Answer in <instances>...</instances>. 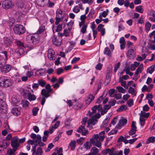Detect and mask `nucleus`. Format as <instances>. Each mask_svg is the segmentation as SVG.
Returning a JSON list of instances; mask_svg holds the SVG:
<instances>
[{"mask_svg": "<svg viewBox=\"0 0 155 155\" xmlns=\"http://www.w3.org/2000/svg\"><path fill=\"white\" fill-rule=\"evenodd\" d=\"M146 120L144 118L141 117H140V125L141 126H143L145 123V121Z\"/></svg>", "mask_w": 155, "mask_h": 155, "instance_id": "43", "label": "nucleus"}, {"mask_svg": "<svg viewBox=\"0 0 155 155\" xmlns=\"http://www.w3.org/2000/svg\"><path fill=\"white\" fill-rule=\"evenodd\" d=\"M117 88L118 89L119 92L124 93L126 91V90L121 87L118 86L117 87Z\"/></svg>", "mask_w": 155, "mask_h": 155, "instance_id": "42", "label": "nucleus"}, {"mask_svg": "<svg viewBox=\"0 0 155 155\" xmlns=\"http://www.w3.org/2000/svg\"><path fill=\"white\" fill-rule=\"evenodd\" d=\"M39 109L36 107H34L32 110L33 115L34 116H35L37 115L38 111V110Z\"/></svg>", "mask_w": 155, "mask_h": 155, "instance_id": "46", "label": "nucleus"}, {"mask_svg": "<svg viewBox=\"0 0 155 155\" xmlns=\"http://www.w3.org/2000/svg\"><path fill=\"white\" fill-rule=\"evenodd\" d=\"M104 53L108 56H111V52L108 47H106L104 50Z\"/></svg>", "mask_w": 155, "mask_h": 155, "instance_id": "30", "label": "nucleus"}, {"mask_svg": "<svg viewBox=\"0 0 155 155\" xmlns=\"http://www.w3.org/2000/svg\"><path fill=\"white\" fill-rule=\"evenodd\" d=\"M6 63V60L3 57L0 56V67L5 65Z\"/></svg>", "mask_w": 155, "mask_h": 155, "instance_id": "26", "label": "nucleus"}, {"mask_svg": "<svg viewBox=\"0 0 155 155\" xmlns=\"http://www.w3.org/2000/svg\"><path fill=\"white\" fill-rule=\"evenodd\" d=\"M151 26V24L149 22H147L145 25V29L147 31H149L150 28Z\"/></svg>", "mask_w": 155, "mask_h": 155, "instance_id": "38", "label": "nucleus"}, {"mask_svg": "<svg viewBox=\"0 0 155 155\" xmlns=\"http://www.w3.org/2000/svg\"><path fill=\"white\" fill-rule=\"evenodd\" d=\"M18 138L17 136L14 137L11 142V145L14 149L15 151H16L18 149V148L20 144L18 141Z\"/></svg>", "mask_w": 155, "mask_h": 155, "instance_id": "4", "label": "nucleus"}, {"mask_svg": "<svg viewBox=\"0 0 155 155\" xmlns=\"http://www.w3.org/2000/svg\"><path fill=\"white\" fill-rule=\"evenodd\" d=\"M97 105L94 106L92 108H91V110H92V112H91V114L90 115V117H93V115L94 114L96 113V110H97Z\"/></svg>", "mask_w": 155, "mask_h": 155, "instance_id": "28", "label": "nucleus"}, {"mask_svg": "<svg viewBox=\"0 0 155 155\" xmlns=\"http://www.w3.org/2000/svg\"><path fill=\"white\" fill-rule=\"evenodd\" d=\"M24 47L21 48H18V50L16 53L17 54H19V56L22 55H24L25 53V51L24 50Z\"/></svg>", "mask_w": 155, "mask_h": 155, "instance_id": "20", "label": "nucleus"}, {"mask_svg": "<svg viewBox=\"0 0 155 155\" xmlns=\"http://www.w3.org/2000/svg\"><path fill=\"white\" fill-rule=\"evenodd\" d=\"M11 68V66L8 64L3 66L2 68H1V71L2 72L6 73L9 72Z\"/></svg>", "mask_w": 155, "mask_h": 155, "instance_id": "15", "label": "nucleus"}, {"mask_svg": "<svg viewBox=\"0 0 155 155\" xmlns=\"http://www.w3.org/2000/svg\"><path fill=\"white\" fill-rule=\"evenodd\" d=\"M155 141V137H149L147 141L148 143H150V142L154 143Z\"/></svg>", "mask_w": 155, "mask_h": 155, "instance_id": "36", "label": "nucleus"}, {"mask_svg": "<svg viewBox=\"0 0 155 155\" xmlns=\"http://www.w3.org/2000/svg\"><path fill=\"white\" fill-rule=\"evenodd\" d=\"M40 39V37L38 34L35 35V36H31L30 39L32 44L34 45L38 44Z\"/></svg>", "mask_w": 155, "mask_h": 155, "instance_id": "7", "label": "nucleus"}, {"mask_svg": "<svg viewBox=\"0 0 155 155\" xmlns=\"http://www.w3.org/2000/svg\"><path fill=\"white\" fill-rule=\"evenodd\" d=\"M84 137H81L79 139H78L77 141V142L79 144H82V142L84 140Z\"/></svg>", "mask_w": 155, "mask_h": 155, "instance_id": "62", "label": "nucleus"}, {"mask_svg": "<svg viewBox=\"0 0 155 155\" xmlns=\"http://www.w3.org/2000/svg\"><path fill=\"white\" fill-rule=\"evenodd\" d=\"M143 9L142 8V6L140 5L137 7L135 8V11L138 12L142 13L143 12Z\"/></svg>", "mask_w": 155, "mask_h": 155, "instance_id": "34", "label": "nucleus"}, {"mask_svg": "<svg viewBox=\"0 0 155 155\" xmlns=\"http://www.w3.org/2000/svg\"><path fill=\"white\" fill-rule=\"evenodd\" d=\"M61 18H60L58 17H56L55 19L56 20V21H55V24L56 25H58L59 23L61 21Z\"/></svg>", "mask_w": 155, "mask_h": 155, "instance_id": "55", "label": "nucleus"}, {"mask_svg": "<svg viewBox=\"0 0 155 155\" xmlns=\"http://www.w3.org/2000/svg\"><path fill=\"white\" fill-rule=\"evenodd\" d=\"M64 13V12L62 11L60 9H58L56 12V17H60L61 16L62 14Z\"/></svg>", "mask_w": 155, "mask_h": 155, "instance_id": "27", "label": "nucleus"}, {"mask_svg": "<svg viewBox=\"0 0 155 155\" xmlns=\"http://www.w3.org/2000/svg\"><path fill=\"white\" fill-rule=\"evenodd\" d=\"M103 96H100L98 98L97 101L96 102V103L99 104L101 102V101L103 100Z\"/></svg>", "mask_w": 155, "mask_h": 155, "instance_id": "63", "label": "nucleus"}, {"mask_svg": "<svg viewBox=\"0 0 155 155\" xmlns=\"http://www.w3.org/2000/svg\"><path fill=\"white\" fill-rule=\"evenodd\" d=\"M97 120L96 119L94 118L93 117V118L91 119H89L87 122V127H89V125L92 124L93 125H94L97 122Z\"/></svg>", "mask_w": 155, "mask_h": 155, "instance_id": "16", "label": "nucleus"}, {"mask_svg": "<svg viewBox=\"0 0 155 155\" xmlns=\"http://www.w3.org/2000/svg\"><path fill=\"white\" fill-rule=\"evenodd\" d=\"M99 151V150L95 147H93L91 150V153L93 154V155H97Z\"/></svg>", "mask_w": 155, "mask_h": 155, "instance_id": "22", "label": "nucleus"}, {"mask_svg": "<svg viewBox=\"0 0 155 155\" xmlns=\"http://www.w3.org/2000/svg\"><path fill=\"white\" fill-rule=\"evenodd\" d=\"M127 108L126 106L124 105H122L117 110V112H120L123 111L124 110H126Z\"/></svg>", "mask_w": 155, "mask_h": 155, "instance_id": "31", "label": "nucleus"}, {"mask_svg": "<svg viewBox=\"0 0 155 155\" xmlns=\"http://www.w3.org/2000/svg\"><path fill=\"white\" fill-rule=\"evenodd\" d=\"M80 60V58H74L72 60L71 62L72 64H74L76 63L77 61H78Z\"/></svg>", "mask_w": 155, "mask_h": 155, "instance_id": "57", "label": "nucleus"}, {"mask_svg": "<svg viewBox=\"0 0 155 155\" xmlns=\"http://www.w3.org/2000/svg\"><path fill=\"white\" fill-rule=\"evenodd\" d=\"M63 25V24L62 23V24H60L59 25L57 26H56V29L55 30V31L56 32H59V31H61L62 30V26Z\"/></svg>", "mask_w": 155, "mask_h": 155, "instance_id": "35", "label": "nucleus"}, {"mask_svg": "<svg viewBox=\"0 0 155 155\" xmlns=\"http://www.w3.org/2000/svg\"><path fill=\"white\" fill-rule=\"evenodd\" d=\"M38 83L39 85L41 86V87H44L46 84V83L42 81V80H38Z\"/></svg>", "mask_w": 155, "mask_h": 155, "instance_id": "48", "label": "nucleus"}, {"mask_svg": "<svg viewBox=\"0 0 155 155\" xmlns=\"http://www.w3.org/2000/svg\"><path fill=\"white\" fill-rule=\"evenodd\" d=\"M155 65H153L151 66L147 70V72L150 74H151L154 70Z\"/></svg>", "mask_w": 155, "mask_h": 155, "instance_id": "29", "label": "nucleus"}, {"mask_svg": "<svg viewBox=\"0 0 155 155\" xmlns=\"http://www.w3.org/2000/svg\"><path fill=\"white\" fill-rule=\"evenodd\" d=\"M23 106L24 107H27L29 104V102L27 100L23 101Z\"/></svg>", "mask_w": 155, "mask_h": 155, "instance_id": "51", "label": "nucleus"}, {"mask_svg": "<svg viewBox=\"0 0 155 155\" xmlns=\"http://www.w3.org/2000/svg\"><path fill=\"white\" fill-rule=\"evenodd\" d=\"M45 88L47 89V91L48 92H51L52 90V89L51 88V86L49 84H47V85L45 86Z\"/></svg>", "mask_w": 155, "mask_h": 155, "instance_id": "45", "label": "nucleus"}, {"mask_svg": "<svg viewBox=\"0 0 155 155\" xmlns=\"http://www.w3.org/2000/svg\"><path fill=\"white\" fill-rule=\"evenodd\" d=\"M13 31L15 34L19 35H22L23 34L25 31L23 26L20 24H16L15 26Z\"/></svg>", "mask_w": 155, "mask_h": 155, "instance_id": "1", "label": "nucleus"}, {"mask_svg": "<svg viewBox=\"0 0 155 155\" xmlns=\"http://www.w3.org/2000/svg\"><path fill=\"white\" fill-rule=\"evenodd\" d=\"M54 146V145L52 144V143H50L48 146V148L46 149V150L45 152H48Z\"/></svg>", "mask_w": 155, "mask_h": 155, "instance_id": "47", "label": "nucleus"}, {"mask_svg": "<svg viewBox=\"0 0 155 155\" xmlns=\"http://www.w3.org/2000/svg\"><path fill=\"white\" fill-rule=\"evenodd\" d=\"M48 58L49 60H52L55 59V57L54 56L55 53L53 50L52 49H49L48 51Z\"/></svg>", "mask_w": 155, "mask_h": 155, "instance_id": "12", "label": "nucleus"}, {"mask_svg": "<svg viewBox=\"0 0 155 155\" xmlns=\"http://www.w3.org/2000/svg\"><path fill=\"white\" fill-rule=\"evenodd\" d=\"M114 150V148L112 147L111 149H110V150H109V155H116L113 153Z\"/></svg>", "mask_w": 155, "mask_h": 155, "instance_id": "56", "label": "nucleus"}, {"mask_svg": "<svg viewBox=\"0 0 155 155\" xmlns=\"http://www.w3.org/2000/svg\"><path fill=\"white\" fill-rule=\"evenodd\" d=\"M43 151L42 148L41 147H38L37 152H36V153L34 154L36 155H41Z\"/></svg>", "mask_w": 155, "mask_h": 155, "instance_id": "32", "label": "nucleus"}, {"mask_svg": "<svg viewBox=\"0 0 155 155\" xmlns=\"http://www.w3.org/2000/svg\"><path fill=\"white\" fill-rule=\"evenodd\" d=\"M4 43L6 46L8 47L12 45L13 41V38L12 37H5L4 38Z\"/></svg>", "mask_w": 155, "mask_h": 155, "instance_id": "5", "label": "nucleus"}, {"mask_svg": "<svg viewBox=\"0 0 155 155\" xmlns=\"http://www.w3.org/2000/svg\"><path fill=\"white\" fill-rule=\"evenodd\" d=\"M41 94L45 97L46 98H47L50 96L49 92H48L45 89H43L41 92Z\"/></svg>", "mask_w": 155, "mask_h": 155, "instance_id": "21", "label": "nucleus"}, {"mask_svg": "<svg viewBox=\"0 0 155 155\" xmlns=\"http://www.w3.org/2000/svg\"><path fill=\"white\" fill-rule=\"evenodd\" d=\"M7 105L5 101L0 102V113H5L7 110Z\"/></svg>", "mask_w": 155, "mask_h": 155, "instance_id": "6", "label": "nucleus"}, {"mask_svg": "<svg viewBox=\"0 0 155 155\" xmlns=\"http://www.w3.org/2000/svg\"><path fill=\"white\" fill-rule=\"evenodd\" d=\"M87 26L86 25H84L81 30V31L84 34L86 32V29Z\"/></svg>", "mask_w": 155, "mask_h": 155, "instance_id": "49", "label": "nucleus"}, {"mask_svg": "<svg viewBox=\"0 0 155 155\" xmlns=\"http://www.w3.org/2000/svg\"><path fill=\"white\" fill-rule=\"evenodd\" d=\"M151 89L150 88H149L147 87L146 85H144L142 89V92L144 91H147L149 92L151 91Z\"/></svg>", "mask_w": 155, "mask_h": 155, "instance_id": "37", "label": "nucleus"}, {"mask_svg": "<svg viewBox=\"0 0 155 155\" xmlns=\"http://www.w3.org/2000/svg\"><path fill=\"white\" fill-rule=\"evenodd\" d=\"M11 80L8 79L0 78V86L5 87H8L12 85Z\"/></svg>", "mask_w": 155, "mask_h": 155, "instance_id": "2", "label": "nucleus"}, {"mask_svg": "<svg viewBox=\"0 0 155 155\" xmlns=\"http://www.w3.org/2000/svg\"><path fill=\"white\" fill-rule=\"evenodd\" d=\"M127 123V120L125 118H123L122 119H120L118 124L116 126L115 128H120L123 126L126 125Z\"/></svg>", "mask_w": 155, "mask_h": 155, "instance_id": "10", "label": "nucleus"}, {"mask_svg": "<svg viewBox=\"0 0 155 155\" xmlns=\"http://www.w3.org/2000/svg\"><path fill=\"white\" fill-rule=\"evenodd\" d=\"M2 6L5 9H8L12 8L14 3L11 0H5L2 2Z\"/></svg>", "mask_w": 155, "mask_h": 155, "instance_id": "3", "label": "nucleus"}, {"mask_svg": "<svg viewBox=\"0 0 155 155\" xmlns=\"http://www.w3.org/2000/svg\"><path fill=\"white\" fill-rule=\"evenodd\" d=\"M135 89L134 88L130 87L129 88V90L128 91V92L129 93L131 94H133L134 92Z\"/></svg>", "mask_w": 155, "mask_h": 155, "instance_id": "53", "label": "nucleus"}, {"mask_svg": "<svg viewBox=\"0 0 155 155\" xmlns=\"http://www.w3.org/2000/svg\"><path fill=\"white\" fill-rule=\"evenodd\" d=\"M28 99L30 101H34L36 99V97L34 94H32L31 93H28Z\"/></svg>", "mask_w": 155, "mask_h": 155, "instance_id": "25", "label": "nucleus"}, {"mask_svg": "<svg viewBox=\"0 0 155 155\" xmlns=\"http://www.w3.org/2000/svg\"><path fill=\"white\" fill-rule=\"evenodd\" d=\"M15 43L16 45L18 47V48H21L24 47V45L23 43L20 41L16 40L15 41Z\"/></svg>", "mask_w": 155, "mask_h": 155, "instance_id": "24", "label": "nucleus"}, {"mask_svg": "<svg viewBox=\"0 0 155 155\" xmlns=\"http://www.w3.org/2000/svg\"><path fill=\"white\" fill-rule=\"evenodd\" d=\"M116 101L114 99H111L108 102V104L110 106H114L115 105Z\"/></svg>", "mask_w": 155, "mask_h": 155, "instance_id": "40", "label": "nucleus"}, {"mask_svg": "<svg viewBox=\"0 0 155 155\" xmlns=\"http://www.w3.org/2000/svg\"><path fill=\"white\" fill-rule=\"evenodd\" d=\"M15 151L14 150V149H10L7 150V154L8 155H15Z\"/></svg>", "mask_w": 155, "mask_h": 155, "instance_id": "33", "label": "nucleus"}, {"mask_svg": "<svg viewBox=\"0 0 155 155\" xmlns=\"http://www.w3.org/2000/svg\"><path fill=\"white\" fill-rule=\"evenodd\" d=\"M77 131L79 133H81L83 135L85 136L88 134L87 130H86L84 126H81L77 130Z\"/></svg>", "mask_w": 155, "mask_h": 155, "instance_id": "9", "label": "nucleus"}, {"mask_svg": "<svg viewBox=\"0 0 155 155\" xmlns=\"http://www.w3.org/2000/svg\"><path fill=\"white\" fill-rule=\"evenodd\" d=\"M60 123V121H57L56 123L54 124V126H53L52 127V128H53L54 129L57 128Z\"/></svg>", "mask_w": 155, "mask_h": 155, "instance_id": "59", "label": "nucleus"}, {"mask_svg": "<svg viewBox=\"0 0 155 155\" xmlns=\"http://www.w3.org/2000/svg\"><path fill=\"white\" fill-rule=\"evenodd\" d=\"M16 5L18 8H22L24 7L25 4L22 1L19 0L16 3Z\"/></svg>", "mask_w": 155, "mask_h": 155, "instance_id": "23", "label": "nucleus"}, {"mask_svg": "<svg viewBox=\"0 0 155 155\" xmlns=\"http://www.w3.org/2000/svg\"><path fill=\"white\" fill-rule=\"evenodd\" d=\"M20 108L18 106H16L15 107L12 108L11 112L15 115H18L20 114Z\"/></svg>", "mask_w": 155, "mask_h": 155, "instance_id": "14", "label": "nucleus"}, {"mask_svg": "<svg viewBox=\"0 0 155 155\" xmlns=\"http://www.w3.org/2000/svg\"><path fill=\"white\" fill-rule=\"evenodd\" d=\"M45 27L44 26L41 25L40 27L38 30L37 31V34H39L43 32L45 30Z\"/></svg>", "mask_w": 155, "mask_h": 155, "instance_id": "41", "label": "nucleus"}, {"mask_svg": "<svg viewBox=\"0 0 155 155\" xmlns=\"http://www.w3.org/2000/svg\"><path fill=\"white\" fill-rule=\"evenodd\" d=\"M4 96L5 94L0 91V102L5 101Z\"/></svg>", "mask_w": 155, "mask_h": 155, "instance_id": "44", "label": "nucleus"}, {"mask_svg": "<svg viewBox=\"0 0 155 155\" xmlns=\"http://www.w3.org/2000/svg\"><path fill=\"white\" fill-rule=\"evenodd\" d=\"M134 48L131 47V49H129L127 51V56L131 59H133L135 57L136 52L134 51Z\"/></svg>", "mask_w": 155, "mask_h": 155, "instance_id": "8", "label": "nucleus"}, {"mask_svg": "<svg viewBox=\"0 0 155 155\" xmlns=\"http://www.w3.org/2000/svg\"><path fill=\"white\" fill-rule=\"evenodd\" d=\"M80 11V9L77 6H75L73 9V11L76 13Z\"/></svg>", "mask_w": 155, "mask_h": 155, "instance_id": "58", "label": "nucleus"}, {"mask_svg": "<svg viewBox=\"0 0 155 155\" xmlns=\"http://www.w3.org/2000/svg\"><path fill=\"white\" fill-rule=\"evenodd\" d=\"M53 43L55 45L59 46L61 45V42L60 40L57 39V37L54 36L52 39Z\"/></svg>", "mask_w": 155, "mask_h": 155, "instance_id": "18", "label": "nucleus"}, {"mask_svg": "<svg viewBox=\"0 0 155 155\" xmlns=\"http://www.w3.org/2000/svg\"><path fill=\"white\" fill-rule=\"evenodd\" d=\"M102 67V65L100 63H99L95 67L96 69L100 70H101Z\"/></svg>", "mask_w": 155, "mask_h": 155, "instance_id": "61", "label": "nucleus"}, {"mask_svg": "<svg viewBox=\"0 0 155 155\" xmlns=\"http://www.w3.org/2000/svg\"><path fill=\"white\" fill-rule=\"evenodd\" d=\"M57 74L58 75H60L63 72L64 70L62 69L61 68H59L57 69Z\"/></svg>", "mask_w": 155, "mask_h": 155, "instance_id": "60", "label": "nucleus"}, {"mask_svg": "<svg viewBox=\"0 0 155 155\" xmlns=\"http://www.w3.org/2000/svg\"><path fill=\"white\" fill-rule=\"evenodd\" d=\"M14 21L15 20L14 19H11L9 20V25L10 28L12 27V26L14 24Z\"/></svg>", "mask_w": 155, "mask_h": 155, "instance_id": "52", "label": "nucleus"}, {"mask_svg": "<svg viewBox=\"0 0 155 155\" xmlns=\"http://www.w3.org/2000/svg\"><path fill=\"white\" fill-rule=\"evenodd\" d=\"M150 114L149 113H146L143 111H141V113L139 114V115H140V117H141L142 118H147L149 116Z\"/></svg>", "mask_w": 155, "mask_h": 155, "instance_id": "19", "label": "nucleus"}, {"mask_svg": "<svg viewBox=\"0 0 155 155\" xmlns=\"http://www.w3.org/2000/svg\"><path fill=\"white\" fill-rule=\"evenodd\" d=\"M127 103L129 107L133 105V100L132 99H129L127 102Z\"/></svg>", "mask_w": 155, "mask_h": 155, "instance_id": "54", "label": "nucleus"}, {"mask_svg": "<svg viewBox=\"0 0 155 155\" xmlns=\"http://www.w3.org/2000/svg\"><path fill=\"white\" fill-rule=\"evenodd\" d=\"M75 143L76 142L74 140L72 141L70 143L69 145L71 147V149L72 150H73L75 149Z\"/></svg>", "mask_w": 155, "mask_h": 155, "instance_id": "39", "label": "nucleus"}, {"mask_svg": "<svg viewBox=\"0 0 155 155\" xmlns=\"http://www.w3.org/2000/svg\"><path fill=\"white\" fill-rule=\"evenodd\" d=\"M2 144L0 146V147L3 149H6L9 145V143L5 140H3L2 142Z\"/></svg>", "mask_w": 155, "mask_h": 155, "instance_id": "17", "label": "nucleus"}, {"mask_svg": "<svg viewBox=\"0 0 155 155\" xmlns=\"http://www.w3.org/2000/svg\"><path fill=\"white\" fill-rule=\"evenodd\" d=\"M150 45L149 48L151 50H155V44L152 45L151 43H149Z\"/></svg>", "mask_w": 155, "mask_h": 155, "instance_id": "64", "label": "nucleus"}, {"mask_svg": "<svg viewBox=\"0 0 155 155\" xmlns=\"http://www.w3.org/2000/svg\"><path fill=\"white\" fill-rule=\"evenodd\" d=\"M136 122L133 121L131 124V130L129 132V134L130 135H132L136 133L137 131V127L135 125Z\"/></svg>", "mask_w": 155, "mask_h": 155, "instance_id": "11", "label": "nucleus"}, {"mask_svg": "<svg viewBox=\"0 0 155 155\" xmlns=\"http://www.w3.org/2000/svg\"><path fill=\"white\" fill-rule=\"evenodd\" d=\"M120 62H118L117 64L115 65L114 68V71L116 72L118 69L119 68L120 65Z\"/></svg>", "mask_w": 155, "mask_h": 155, "instance_id": "50", "label": "nucleus"}, {"mask_svg": "<svg viewBox=\"0 0 155 155\" xmlns=\"http://www.w3.org/2000/svg\"><path fill=\"white\" fill-rule=\"evenodd\" d=\"M95 139L94 138H92L90 140V143H91L93 146H96L98 147H100L101 146V143L99 140L95 141Z\"/></svg>", "mask_w": 155, "mask_h": 155, "instance_id": "13", "label": "nucleus"}]
</instances>
